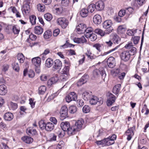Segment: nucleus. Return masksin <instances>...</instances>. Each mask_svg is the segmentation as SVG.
I'll return each mask as SVG.
<instances>
[{"mask_svg": "<svg viewBox=\"0 0 149 149\" xmlns=\"http://www.w3.org/2000/svg\"><path fill=\"white\" fill-rule=\"evenodd\" d=\"M116 97L112 94H111L107 100V105L108 106L111 105L115 101Z\"/></svg>", "mask_w": 149, "mask_h": 149, "instance_id": "17", "label": "nucleus"}, {"mask_svg": "<svg viewBox=\"0 0 149 149\" xmlns=\"http://www.w3.org/2000/svg\"><path fill=\"white\" fill-rule=\"evenodd\" d=\"M73 40L74 42L77 43H84L86 42V40L84 36H82L80 38H74Z\"/></svg>", "mask_w": 149, "mask_h": 149, "instance_id": "19", "label": "nucleus"}, {"mask_svg": "<svg viewBox=\"0 0 149 149\" xmlns=\"http://www.w3.org/2000/svg\"><path fill=\"white\" fill-rule=\"evenodd\" d=\"M116 136L115 134H113L111 136H109L108 138H106V139H108V141H109V142L111 141H112V143H111V145L114 143V141L116 139Z\"/></svg>", "mask_w": 149, "mask_h": 149, "instance_id": "50", "label": "nucleus"}, {"mask_svg": "<svg viewBox=\"0 0 149 149\" xmlns=\"http://www.w3.org/2000/svg\"><path fill=\"white\" fill-rule=\"evenodd\" d=\"M108 67L111 68H114L116 65V61L115 58L112 56L109 58L107 61Z\"/></svg>", "mask_w": 149, "mask_h": 149, "instance_id": "10", "label": "nucleus"}, {"mask_svg": "<svg viewBox=\"0 0 149 149\" xmlns=\"http://www.w3.org/2000/svg\"><path fill=\"white\" fill-rule=\"evenodd\" d=\"M10 9H11L12 12L14 13L15 14L16 16L17 17L20 18L21 17L20 13L17 10L15 7L11 6L10 7Z\"/></svg>", "mask_w": 149, "mask_h": 149, "instance_id": "36", "label": "nucleus"}, {"mask_svg": "<svg viewBox=\"0 0 149 149\" xmlns=\"http://www.w3.org/2000/svg\"><path fill=\"white\" fill-rule=\"evenodd\" d=\"M88 76L87 74H84L79 80L77 83L78 86H80L86 83L87 81Z\"/></svg>", "mask_w": 149, "mask_h": 149, "instance_id": "12", "label": "nucleus"}, {"mask_svg": "<svg viewBox=\"0 0 149 149\" xmlns=\"http://www.w3.org/2000/svg\"><path fill=\"white\" fill-rule=\"evenodd\" d=\"M46 88L44 86H40L38 89V92L39 94H43L46 91Z\"/></svg>", "mask_w": 149, "mask_h": 149, "instance_id": "42", "label": "nucleus"}, {"mask_svg": "<svg viewBox=\"0 0 149 149\" xmlns=\"http://www.w3.org/2000/svg\"><path fill=\"white\" fill-rule=\"evenodd\" d=\"M118 47H116L115 48L112 49L111 50H109L107 52H104L103 54H102L101 55H99L97 57H100L101 56H104L108 54H109L110 53H111L112 52H113L115 51V50H116L118 49Z\"/></svg>", "mask_w": 149, "mask_h": 149, "instance_id": "43", "label": "nucleus"}, {"mask_svg": "<svg viewBox=\"0 0 149 149\" xmlns=\"http://www.w3.org/2000/svg\"><path fill=\"white\" fill-rule=\"evenodd\" d=\"M72 100H75L77 99V96L74 92H71L68 94Z\"/></svg>", "mask_w": 149, "mask_h": 149, "instance_id": "52", "label": "nucleus"}, {"mask_svg": "<svg viewBox=\"0 0 149 149\" xmlns=\"http://www.w3.org/2000/svg\"><path fill=\"white\" fill-rule=\"evenodd\" d=\"M57 136L53 133H51L48 136L49 139L50 141H55L56 140Z\"/></svg>", "mask_w": 149, "mask_h": 149, "instance_id": "45", "label": "nucleus"}, {"mask_svg": "<svg viewBox=\"0 0 149 149\" xmlns=\"http://www.w3.org/2000/svg\"><path fill=\"white\" fill-rule=\"evenodd\" d=\"M58 80V78L57 77L56 75L55 77H52L48 80V83L49 85H52L53 84H55L56 82Z\"/></svg>", "mask_w": 149, "mask_h": 149, "instance_id": "34", "label": "nucleus"}, {"mask_svg": "<svg viewBox=\"0 0 149 149\" xmlns=\"http://www.w3.org/2000/svg\"><path fill=\"white\" fill-rule=\"evenodd\" d=\"M69 68L68 66H65L61 71V73L63 74H69Z\"/></svg>", "mask_w": 149, "mask_h": 149, "instance_id": "55", "label": "nucleus"}, {"mask_svg": "<svg viewBox=\"0 0 149 149\" xmlns=\"http://www.w3.org/2000/svg\"><path fill=\"white\" fill-rule=\"evenodd\" d=\"M69 3V0H62L61 2V5L65 7L68 6Z\"/></svg>", "mask_w": 149, "mask_h": 149, "instance_id": "60", "label": "nucleus"}, {"mask_svg": "<svg viewBox=\"0 0 149 149\" xmlns=\"http://www.w3.org/2000/svg\"><path fill=\"white\" fill-rule=\"evenodd\" d=\"M37 8L39 11L43 12L45 10V7L43 4L39 3L37 5Z\"/></svg>", "mask_w": 149, "mask_h": 149, "instance_id": "41", "label": "nucleus"}, {"mask_svg": "<svg viewBox=\"0 0 149 149\" xmlns=\"http://www.w3.org/2000/svg\"><path fill=\"white\" fill-rule=\"evenodd\" d=\"M68 111L69 112L71 113H74L77 111V107L74 106H71L69 108Z\"/></svg>", "mask_w": 149, "mask_h": 149, "instance_id": "44", "label": "nucleus"}, {"mask_svg": "<svg viewBox=\"0 0 149 149\" xmlns=\"http://www.w3.org/2000/svg\"><path fill=\"white\" fill-rule=\"evenodd\" d=\"M4 118L6 120L10 121L13 118V116L12 113L7 112L4 115Z\"/></svg>", "mask_w": 149, "mask_h": 149, "instance_id": "24", "label": "nucleus"}, {"mask_svg": "<svg viewBox=\"0 0 149 149\" xmlns=\"http://www.w3.org/2000/svg\"><path fill=\"white\" fill-rule=\"evenodd\" d=\"M89 102L91 104L93 105L96 104L97 102L100 104H102L103 103V100L101 97L98 98L96 96L92 95L90 99Z\"/></svg>", "mask_w": 149, "mask_h": 149, "instance_id": "1", "label": "nucleus"}, {"mask_svg": "<svg viewBox=\"0 0 149 149\" xmlns=\"http://www.w3.org/2000/svg\"><path fill=\"white\" fill-rule=\"evenodd\" d=\"M54 128V125L53 124L50 122H48L46 124L45 129L47 131H50L52 130Z\"/></svg>", "mask_w": 149, "mask_h": 149, "instance_id": "28", "label": "nucleus"}, {"mask_svg": "<svg viewBox=\"0 0 149 149\" xmlns=\"http://www.w3.org/2000/svg\"><path fill=\"white\" fill-rule=\"evenodd\" d=\"M94 32L95 33L100 35L102 36H104L106 33H109L108 32L106 31V32H104L102 30L99 29H95Z\"/></svg>", "mask_w": 149, "mask_h": 149, "instance_id": "35", "label": "nucleus"}, {"mask_svg": "<svg viewBox=\"0 0 149 149\" xmlns=\"http://www.w3.org/2000/svg\"><path fill=\"white\" fill-rule=\"evenodd\" d=\"M20 30L19 27L16 26H14L13 27V31L14 34H17L19 33Z\"/></svg>", "mask_w": 149, "mask_h": 149, "instance_id": "53", "label": "nucleus"}, {"mask_svg": "<svg viewBox=\"0 0 149 149\" xmlns=\"http://www.w3.org/2000/svg\"><path fill=\"white\" fill-rule=\"evenodd\" d=\"M52 34V32L51 31L49 30H47L44 34V38L45 39H49L51 36Z\"/></svg>", "mask_w": 149, "mask_h": 149, "instance_id": "37", "label": "nucleus"}, {"mask_svg": "<svg viewBox=\"0 0 149 149\" xmlns=\"http://www.w3.org/2000/svg\"><path fill=\"white\" fill-rule=\"evenodd\" d=\"M93 29L91 27H88L86 29H85V30L84 32L85 33L84 35L86 37L89 36L91 34L93 33Z\"/></svg>", "mask_w": 149, "mask_h": 149, "instance_id": "26", "label": "nucleus"}, {"mask_svg": "<svg viewBox=\"0 0 149 149\" xmlns=\"http://www.w3.org/2000/svg\"><path fill=\"white\" fill-rule=\"evenodd\" d=\"M113 24L112 21L111 20H107L104 22L103 24V27L105 29H108L106 31L108 32V33H111L113 30L111 27Z\"/></svg>", "mask_w": 149, "mask_h": 149, "instance_id": "3", "label": "nucleus"}, {"mask_svg": "<svg viewBox=\"0 0 149 149\" xmlns=\"http://www.w3.org/2000/svg\"><path fill=\"white\" fill-rule=\"evenodd\" d=\"M96 10L97 11H101L103 10L104 7V3L102 1H98L95 4Z\"/></svg>", "mask_w": 149, "mask_h": 149, "instance_id": "15", "label": "nucleus"}, {"mask_svg": "<svg viewBox=\"0 0 149 149\" xmlns=\"http://www.w3.org/2000/svg\"><path fill=\"white\" fill-rule=\"evenodd\" d=\"M69 75V74H61L60 77L61 79L63 81H65L68 79Z\"/></svg>", "mask_w": 149, "mask_h": 149, "instance_id": "59", "label": "nucleus"}, {"mask_svg": "<svg viewBox=\"0 0 149 149\" xmlns=\"http://www.w3.org/2000/svg\"><path fill=\"white\" fill-rule=\"evenodd\" d=\"M45 18L48 21H50L52 18V15L49 13H47L44 15Z\"/></svg>", "mask_w": 149, "mask_h": 149, "instance_id": "48", "label": "nucleus"}, {"mask_svg": "<svg viewBox=\"0 0 149 149\" xmlns=\"http://www.w3.org/2000/svg\"><path fill=\"white\" fill-rule=\"evenodd\" d=\"M32 63L35 66H40L41 63V58L38 57H36L32 59Z\"/></svg>", "mask_w": 149, "mask_h": 149, "instance_id": "16", "label": "nucleus"}, {"mask_svg": "<svg viewBox=\"0 0 149 149\" xmlns=\"http://www.w3.org/2000/svg\"><path fill=\"white\" fill-rule=\"evenodd\" d=\"M60 118L63 120L68 117V109L67 107L64 106L62 107L60 111Z\"/></svg>", "mask_w": 149, "mask_h": 149, "instance_id": "5", "label": "nucleus"}, {"mask_svg": "<svg viewBox=\"0 0 149 149\" xmlns=\"http://www.w3.org/2000/svg\"><path fill=\"white\" fill-rule=\"evenodd\" d=\"M102 20L101 17L99 15H95L93 17V22L95 24H100Z\"/></svg>", "mask_w": 149, "mask_h": 149, "instance_id": "18", "label": "nucleus"}, {"mask_svg": "<svg viewBox=\"0 0 149 149\" xmlns=\"http://www.w3.org/2000/svg\"><path fill=\"white\" fill-rule=\"evenodd\" d=\"M131 54V55H134L136 52V49L135 47H132L129 49L127 50Z\"/></svg>", "mask_w": 149, "mask_h": 149, "instance_id": "47", "label": "nucleus"}, {"mask_svg": "<svg viewBox=\"0 0 149 149\" xmlns=\"http://www.w3.org/2000/svg\"><path fill=\"white\" fill-rule=\"evenodd\" d=\"M17 59L20 63H23L25 60V58L22 54H19L17 55Z\"/></svg>", "mask_w": 149, "mask_h": 149, "instance_id": "40", "label": "nucleus"}, {"mask_svg": "<svg viewBox=\"0 0 149 149\" xmlns=\"http://www.w3.org/2000/svg\"><path fill=\"white\" fill-rule=\"evenodd\" d=\"M88 37H87L86 38H89L91 40L93 41L95 40L97 38V36L96 34L93 33L91 34Z\"/></svg>", "mask_w": 149, "mask_h": 149, "instance_id": "54", "label": "nucleus"}, {"mask_svg": "<svg viewBox=\"0 0 149 149\" xmlns=\"http://www.w3.org/2000/svg\"><path fill=\"white\" fill-rule=\"evenodd\" d=\"M12 66L13 70L17 72H18L19 71V67L18 63L15 62L13 63Z\"/></svg>", "mask_w": 149, "mask_h": 149, "instance_id": "51", "label": "nucleus"}, {"mask_svg": "<svg viewBox=\"0 0 149 149\" xmlns=\"http://www.w3.org/2000/svg\"><path fill=\"white\" fill-rule=\"evenodd\" d=\"M126 14H128V15L131 14L134 11V9L132 7H129L126 8Z\"/></svg>", "mask_w": 149, "mask_h": 149, "instance_id": "64", "label": "nucleus"}, {"mask_svg": "<svg viewBox=\"0 0 149 149\" xmlns=\"http://www.w3.org/2000/svg\"><path fill=\"white\" fill-rule=\"evenodd\" d=\"M43 32V29L40 26H36L34 28V33L36 34L41 35Z\"/></svg>", "mask_w": 149, "mask_h": 149, "instance_id": "31", "label": "nucleus"}, {"mask_svg": "<svg viewBox=\"0 0 149 149\" xmlns=\"http://www.w3.org/2000/svg\"><path fill=\"white\" fill-rule=\"evenodd\" d=\"M121 87L120 84H118L115 85L113 89V92L116 95L118 94L119 92Z\"/></svg>", "mask_w": 149, "mask_h": 149, "instance_id": "30", "label": "nucleus"}, {"mask_svg": "<svg viewBox=\"0 0 149 149\" xmlns=\"http://www.w3.org/2000/svg\"><path fill=\"white\" fill-rule=\"evenodd\" d=\"M54 64L53 60L51 58H48L46 60L45 62V66L48 68H50Z\"/></svg>", "mask_w": 149, "mask_h": 149, "instance_id": "33", "label": "nucleus"}, {"mask_svg": "<svg viewBox=\"0 0 149 149\" xmlns=\"http://www.w3.org/2000/svg\"><path fill=\"white\" fill-rule=\"evenodd\" d=\"M125 31L126 27L124 25H120L119 26L117 29V31L118 33L119 34L124 33Z\"/></svg>", "mask_w": 149, "mask_h": 149, "instance_id": "32", "label": "nucleus"}, {"mask_svg": "<svg viewBox=\"0 0 149 149\" xmlns=\"http://www.w3.org/2000/svg\"><path fill=\"white\" fill-rule=\"evenodd\" d=\"M91 96V93H89L87 91H85L82 94L83 98L85 100H90Z\"/></svg>", "mask_w": 149, "mask_h": 149, "instance_id": "29", "label": "nucleus"}, {"mask_svg": "<svg viewBox=\"0 0 149 149\" xmlns=\"http://www.w3.org/2000/svg\"><path fill=\"white\" fill-rule=\"evenodd\" d=\"M120 40V38L116 34H115L113 35L112 40L114 43L118 44Z\"/></svg>", "mask_w": 149, "mask_h": 149, "instance_id": "38", "label": "nucleus"}, {"mask_svg": "<svg viewBox=\"0 0 149 149\" xmlns=\"http://www.w3.org/2000/svg\"><path fill=\"white\" fill-rule=\"evenodd\" d=\"M125 14H126V11L124 9H122L119 11L118 15L120 17H123Z\"/></svg>", "mask_w": 149, "mask_h": 149, "instance_id": "63", "label": "nucleus"}, {"mask_svg": "<svg viewBox=\"0 0 149 149\" xmlns=\"http://www.w3.org/2000/svg\"><path fill=\"white\" fill-rule=\"evenodd\" d=\"M93 75L95 77H97L101 74L102 76H105L106 74L105 73L104 69L103 68H100L99 69H96L93 72Z\"/></svg>", "mask_w": 149, "mask_h": 149, "instance_id": "6", "label": "nucleus"}, {"mask_svg": "<svg viewBox=\"0 0 149 149\" xmlns=\"http://www.w3.org/2000/svg\"><path fill=\"white\" fill-rule=\"evenodd\" d=\"M84 121L82 119L77 120L75 123L74 126L78 131L84 127Z\"/></svg>", "mask_w": 149, "mask_h": 149, "instance_id": "7", "label": "nucleus"}, {"mask_svg": "<svg viewBox=\"0 0 149 149\" xmlns=\"http://www.w3.org/2000/svg\"><path fill=\"white\" fill-rule=\"evenodd\" d=\"M24 4L23 6V8H22V10L23 14H28L30 10V7L29 4L30 3L25 1L24 2Z\"/></svg>", "mask_w": 149, "mask_h": 149, "instance_id": "9", "label": "nucleus"}, {"mask_svg": "<svg viewBox=\"0 0 149 149\" xmlns=\"http://www.w3.org/2000/svg\"><path fill=\"white\" fill-rule=\"evenodd\" d=\"M95 9H96V7L95 4H91L88 6L87 9L88 10V12L89 11L90 13H92L95 11Z\"/></svg>", "mask_w": 149, "mask_h": 149, "instance_id": "39", "label": "nucleus"}, {"mask_svg": "<svg viewBox=\"0 0 149 149\" xmlns=\"http://www.w3.org/2000/svg\"><path fill=\"white\" fill-rule=\"evenodd\" d=\"M88 10L87 9L84 8L81 9L80 11V14L82 17H85L88 16Z\"/></svg>", "mask_w": 149, "mask_h": 149, "instance_id": "27", "label": "nucleus"}, {"mask_svg": "<svg viewBox=\"0 0 149 149\" xmlns=\"http://www.w3.org/2000/svg\"><path fill=\"white\" fill-rule=\"evenodd\" d=\"M86 28V26L85 24L81 23L76 26L75 30L78 34H81L84 32Z\"/></svg>", "mask_w": 149, "mask_h": 149, "instance_id": "8", "label": "nucleus"}, {"mask_svg": "<svg viewBox=\"0 0 149 149\" xmlns=\"http://www.w3.org/2000/svg\"><path fill=\"white\" fill-rule=\"evenodd\" d=\"M62 66V62L59 59H56L54 61L53 64V68L56 70L60 69Z\"/></svg>", "mask_w": 149, "mask_h": 149, "instance_id": "14", "label": "nucleus"}, {"mask_svg": "<svg viewBox=\"0 0 149 149\" xmlns=\"http://www.w3.org/2000/svg\"><path fill=\"white\" fill-rule=\"evenodd\" d=\"M83 111L84 112L87 113L89 112L90 110V108L88 105H85L83 108Z\"/></svg>", "mask_w": 149, "mask_h": 149, "instance_id": "58", "label": "nucleus"}, {"mask_svg": "<svg viewBox=\"0 0 149 149\" xmlns=\"http://www.w3.org/2000/svg\"><path fill=\"white\" fill-rule=\"evenodd\" d=\"M78 131L74 125L71 126H69L68 128L66 131V132L69 135H71L75 134Z\"/></svg>", "mask_w": 149, "mask_h": 149, "instance_id": "13", "label": "nucleus"}, {"mask_svg": "<svg viewBox=\"0 0 149 149\" xmlns=\"http://www.w3.org/2000/svg\"><path fill=\"white\" fill-rule=\"evenodd\" d=\"M135 128V127H131L126 132V134L127 136V139L128 141L130 140L134 134V130Z\"/></svg>", "mask_w": 149, "mask_h": 149, "instance_id": "11", "label": "nucleus"}, {"mask_svg": "<svg viewBox=\"0 0 149 149\" xmlns=\"http://www.w3.org/2000/svg\"><path fill=\"white\" fill-rule=\"evenodd\" d=\"M7 89L6 86L4 84L0 86V95H4L7 93Z\"/></svg>", "mask_w": 149, "mask_h": 149, "instance_id": "25", "label": "nucleus"}, {"mask_svg": "<svg viewBox=\"0 0 149 149\" xmlns=\"http://www.w3.org/2000/svg\"><path fill=\"white\" fill-rule=\"evenodd\" d=\"M36 17L34 15H31L30 17V21L32 25L36 24Z\"/></svg>", "mask_w": 149, "mask_h": 149, "instance_id": "46", "label": "nucleus"}, {"mask_svg": "<svg viewBox=\"0 0 149 149\" xmlns=\"http://www.w3.org/2000/svg\"><path fill=\"white\" fill-rule=\"evenodd\" d=\"M26 132L30 136L35 135L37 133L36 130L33 129L32 127H29L27 128L26 130Z\"/></svg>", "mask_w": 149, "mask_h": 149, "instance_id": "22", "label": "nucleus"}, {"mask_svg": "<svg viewBox=\"0 0 149 149\" xmlns=\"http://www.w3.org/2000/svg\"><path fill=\"white\" fill-rule=\"evenodd\" d=\"M108 139H104L102 140L97 141L96 142V143L98 145H101L104 146L105 145H111V143L109 141H108Z\"/></svg>", "mask_w": 149, "mask_h": 149, "instance_id": "20", "label": "nucleus"}, {"mask_svg": "<svg viewBox=\"0 0 149 149\" xmlns=\"http://www.w3.org/2000/svg\"><path fill=\"white\" fill-rule=\"evenodd\" d=\"M131 56L130 53L127 50L123 51L120 54V57L121 60L125 62L129 61L130 58Z\"/></svg>", "mask_w": 149, "mask_h": 149, "instance_id": "4", "label": "nucleus"}, {"mask_svg": "<svg viewBox=\"0 0 149 149\" xmlns=\"http://www.w3.org/2000/svg\"><path fill=\"white\" fill-rule=\"evenodd\" d=\"M60 126L62 130L66 132L70 125L69 123L68 122H63L61 124Z\"/></svg>", "mask_w": 149, "mask_h": 149, "instance_id": "23", "label": "nucleus"}, {"mask_svg": "<svg viewBox=\"0 0 149 149\" xmlns=\"http://www.w3.org/2000/svg\"><path fill=\"white\" fill-rule=\"evenodd\" d=\"M102 46V44L99 43H96L93 46V47H95L99 52L101 51Z\"/></svg>", "mask_w": 149, "mask_h": 149, "instance_id": "49", "label": "nucleus"}, {"mask_svg": "<svg viewBox=\"0 0 149 149\" xmlns=\"http://www.w3.org/2000/svg\"><path fill=\"white\" fill-rule=\"evenodd\" d=\"M134 43V44H136L138 43V42L140 39V37L139 36H134L132 37V38Z\"/></svg>", "mask_w": 149, "mask_h": 149, "instance_id": "61", "label": "nucleus"}, {"mask_svg": "<svg viewBox=\"0 0 149 149\" xmlns=\"http://www.w3.org/2000/svg\"><path fill=\"white\" fill-rule=\"evenodd\" d=\"M64 145V142L62 141H60L58 143L56 149H62Z\"/></svg>", "mask_w": 149, "mask_h": 149, "instance_id": "62", "label": "nucleus"}, {"mask_svg": "<svg viewBox=\"0 0 149 149\" xmlns=\"http://www.w3.org/2000/svg\"><path fill=\"white\" fill-rule=\"evenodd\" d=\"M39 125L40 128L43 130L45 129L46 124L45 123L44 121L41 120L39 122Z\"/></svg>", "mask_w": 149, "mask_h": 149, "instance_id": "56", "label": "nucleus"}, {"mask_svg": "<svg viewBox=\"0 0 149 149\" xmlns=\"http://www.w3.org/2000/svg\"><path fill=\"white\" fill-rule=\"evenodd\" d=\"M22 140L25 143H31L33 141V139L27 136H25L21 138Z\"/></svg>", "mask_w": 149, "mask_h": 149, "instance_id": "21", "label": "nucleus"}, {"mask_svg": "<svg viewBox=\"0 0 149 149\" xmlns=\"http://www.w3.org/2000/svg\"><path fill=\"white\" fill-rule=\"evenodd\" d=\"M136 29L133 30H128L127 32V34L129 36H132L136 32Z\"/></svg>", "mask_w": 149, "mask_h": 149, "instance_id": "57", "label": "nucleus"}, {"mask_svg": "<svg viewBox=\"0 0 149 149\" xmlns=\"http://www.w3.org/2000/svg\"><path fill=\"white\" fill-rule=\"evenodd\" d=\"M58 25L60 26L62 28H65L68 25V22L67 19L64 17L58 18L56 21Z\"/></svg>", "mask_w": 149, "mask_h": 149, "instance_id": "2", "label": "nucleus"}]
</instances>
